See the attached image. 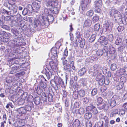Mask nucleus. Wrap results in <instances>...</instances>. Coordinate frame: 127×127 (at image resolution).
<instances>
[{"instance_id":"3","label":"nucleus","mask_w":127,"mask_h":127,"mask_svg":"<svg viewBox=\"0 0 127 127\" xmlns=\"http://www.w3.org/2000/svg\"><path fill=\"white\" fill-rule=\"evenodd\" d=\"M54 19L53 17L51 15H48L45 16H42L41 19L42 23H43L46 27L49 25V22H52Z\"/></svg>"},{"instance_id":"10","label":"nucleus","mask_w":127,"mask_h":127,"mask_svg":"<svg viewBox=\"0 0 127 127\" xmlns=\"http://www.w3.org/2000/svg\"><path fill=\"white\" fill-rule=\"evenodd\" d=\"M94 4L96 12H99L100 11V7L101 6L102 4V1L101 0L96 1L94 2Z\"/></svg>"},{"instance_id":"45","label":"nucleus","mask_w":127,"mask_h":127,"mask_svg":"<svg viewBox=\"0 0 127 127\" xmlns=\"http://www.w3.org/2000/svg\"><path fill=\"white\" fill-rule=\"evenodd\" d=\"M17 57H15L14 56L13 57V58H12V59L10 60L9 62V64H17V63L15 61V60L16 59H17Z\"/></svg>"},{"instance_id":"18","label":"nucleus","mask_w":127,"mask_h":127,"mask_svg":"<svg viewBox=\"0 0 127 127\" xmlns=\"http://www.w3.org/2000/svg\"><path fill=\"white\" fill-rule=\"evenodd\" d=\"M117 100H114L113 98H112L108 101V104L112 108L114 107L116 105Z\"/></svg>"},{"instance_id":"32","label":"nucleus","mask_w":127,"mask_h":127,"mask_svg":"<svg viewBox=\"0 0 127 127\" xmlns=\"http://www.w3.org/2000/svg\"><path fill=\"white\" fill-rule=\"evenodd\" d=\"M103 52L104 55L105 56H107L108 55V52L109 50L108 47L107 46H105L104 47L103 49L102 50Z\"/></svg>"},{"instance_id":"21","label":"nucleus","mask_w":127,"mask_h":127,"mask_svg":"<svg viewBox=\"0 0 127 127\" xmlns=\"http://www.w3.org/2000/svg\"><path fill=\"white\" fill-rule=\"evenodd\" d=\"M51 53L54 56L56 57L57 56V49L55 47H53L51 49Z\"/></svg>"},{"instance_id":"51","label":"nucleus","mask_w":127,"mask_h":127,"mask_svg":"<svg viewBox=\"0 0 127 127\" xmlns=\"http://www.w3.org/2000/svg\"><path fill=\"white\" fill-rule=\"evenodd\" d=\"M83 102L85 104H87L89 102V98L86 97H85L83 98L82 99Z\"/></svg>"},{"instance_id":"44","label":"nucleus","mask_w":127,"mask_h":127,"mask_svg":"<svg viewBox=\"0 0 127 127\" xmlns=\"http://www.w3.org/2000/svg\"><path fill=\"white\" fill-rule=\"evenodd\" d=\"M99 17L97 15H95L93 17L92 19L93 22L94 23H95L99 19Z\"/></svg>"},{"instance_id":"59","label":"nucleus","mask_w":127,"mask_h":127,"mask_svg":"<svg viewBox=\"0 0 127 127\" xmlns=\"http://www.w3.org/2000/svg\"><path fill=\"white\" fill-rule=\"evenodd\" d=\"M74 124L76 126H79L80 124V122L78 119H76L74 122Z\"/></svg>"},{"instance_id":"24","label":"nucleus","mask_w":127,"mask_h":127,"mask_svg":"<svg viewBox=\"0 0 127 127\" xmlns=\"http://www.w3.org/2000/svg\"><path fill=\"white\" fill-rule=\"evenodd\" d=\"M80 83L83 86H86L87 84V81L86 78H82L80 81Z\"/></svg>"},{"instance_id":"37","label":"nucleus","mask_w":127,"mask_h":127,"mask_svg":"<svg viewBox=\"0 0 127 127\" xmlns=\"http://www.w3.org/2000/svg\"><path fill=\"white\" fill-rule=\"evenodd\" d=\"M94 14V12L92 10H90L87 11L86 13V15L89 17H91Z\"/></svg>"},{"instance_id":"17","label":"nucleus","mask_w":127,"mask_h":127,"mask_svg":"<svg viewBox=\"0 0 127 127\" xmlns=\"http://www.w3.org/2000/svg\"><path fill=\"white\" fill-rule=\"evenodd\" d=\"M119 13V12L118 11L114 9H113L111 10V12L110 14V15L111 16H114V17L116 18V16L118 15H119L118 17H119V18L120 17L119 16L120 15Z\"/></svg>"},{"instance_id":"56","label":"nucleus","mask_w":127,"mask_h":127,"mask_svg":"<svg viewBox=\"0 0 127 127\" xmlns=\"http://www.w3.org/2000/svg\"><path fill=\"white\" fill-rule=\"evenodd\" d=\"M6 81L8 83H9L12 82V77H8L6 78Z\"/></svg>"},{"instance_id":"63","label":"nucleus","mask_w":127,"mask_h":127,"mask_svg":"<svg viewBox=\"0 0 127 127\" xmlns=\"http://www.w3.org/2000/svg\"><path fill=\"white\" fill-rule=\"evenodd\" d=\"M41 97L43 98V100H46L47 99L46 94L44 93H42Z\"/></svg>"},{"instance_id":"36","label":"nucleus","mask_w":127,"mask_h":127,"mask_svg":"<svg viewBox=\"0 0 127 127\" xmlns=\"http://www.w3.org/2000/svg\"><path fill=\"white\" fill-rule=\"evenodd\" d=\"M92 114L91 113H87L85 114L84 117L87 119H89L92 117Z\"/></svg>"},{"instance_id":"34","label":"nucleus","mask_w":127,"mask_h":127,"mask_svg":"<svg viewBox=\"0 0 127 127\" xmlns=\"http://www.w3.org/2000/svg\"><path fill=\"white\" fill-rule=\"evenodd\" d=\"M87 3H84L81 4L80 9L83 11L86 10L87 8Z\"/></svg>"},{"instance_id":"2","label":"nucleus","mask_w":127,"mask_h":127,"mask_svg":"<svg viewBox=\"0 0 127 127\" xmlns=\"http://www.w3.org/2000/svg\"><path fill=\"white\" fill-rule=\"evenodd\" d=\"M98 76L96 77V80L98 82V84L100 85H102L104 83L106 85H108L109 83V81L108 78L106 76L103 75Z\"/></svg>"},{"instance_id":"30","label":"nucleus","mask_w":127,"mask_h":127,"mask_svg":"<svg viewBox=\"0 0 127 127\" xmlns=\"http://www.w3.org/2000/svg\"><path fill=\"white\" fill-rule=\"evenodd\" d=\"M109 51L111 54H113L115 51V49L112 45H110L109 47Z\"/></svg>"},{"instance_id":"5","label":"nucleus","mask_w":127,"mask_h":127,"mask_svg":"<svg viewBox=\"0 0 127 127\" xmlns=\"http://www.w3.org/2000/svg\"><path fill=\"white\" fill-rule=\"evenodd\" d=\"M113 27V24L112 22L108 21H106L105 22L103 25V28L105 32H110L112 30Z\"/></svg>"},{"instance_id":"39","label":"nucleus","mask_w":127,"mask_h":127,"mask_svg":"<svg viewBox=\"0 0 127 127\" xmlns=\"http://www.w3.org/2000/svg\"><path fill=\"white\" fill-rule=\"evenodd\" d=\"M53 7V9H51V11L54 14H58L59 12L58 8L56 7Z\"/></svg>"},{"instance_id":"26","label":"nucleus","mask_w":127,"mask_h":127,"mask_svg":"<svg viewBox=\"0 0 127 127\" xmlns=\"http://www.w3.org/2000/svg\"><path fill=\"white\" fill-rule=\"evenodd\" d=\"M17 111L19 114H24L26 112L25 108L24 107H21L17 109Z\"/></svg>"},{"instance_id":"61","label":"nucleus","mask_w":127,"mask_h":127,"mask_svg":"<svg viewBox=\"0 0 127 127\" xmlns=\"http://www.w3.org/2000/svg\"><path fill=\"white\" fill-rule=\"evenodd\" d=\"M100 42L103 45H106L108 43V40H101Z\"/></svg>"},{"instance_id":"20","label":"nucleus","mask_w":127,"mask_h":127,"mask_svg":"<svg viewBox=\"0 0 127 127\" xmlns=\"http://www.w3.org/2000/svg\"><path fill=\"white\" fill-rule=\"evenodd\" d=\"M0 34L1 35L0 37V39L1 40H3L5 38V39H8V38L7 37H5V35H6V32L5 31H3L1 29H0Z\"/></svg>"},{"instance_id":"53","label":"nucleus","mask_w":127,"mask_h":127,"mask_svg":"<svg viewBox=\"0 0 127 127\" xmlns=\"http://www.w3.org/2000/svg\"><path fill=\"white\" fill-rule=\"evenodd\" d=\"M1 27L7 30H10V27L7 25H3Z\"/></svg>"},{"instance_id":"50","label":"nucleus","mask_w":127,"mask_h":127,"mask_svg":"<svg viewBox=\"0 0 127 127\" xmlns=\"http://www.w3.org/2000/svg\"><path fill=\"white\" fill-rule=\"evenodd\" d=\"M1 13L2 14L7 15L9 14V13L10 12V11H8L6 10L3 9L1 11Z\"/></svg>"},{"instance_id":"33","label":"nucleus","mask_w":127,"mask_h":127,"mask_svg":"<svg viewBox=\"0 0 127 127\" xmlns=\"http://www.w3.org/2000/svg\"><path fill=\"white\" fill-rule=\"evenodd\" d=\"M11 50L9 49H6L5 50V55L10 56H14V54H13L11 53L10 51Z\"/></svg>"},{"instance_id":"42","label":"nucleus","mask_w":127,"mask_h":127,"mask_svg":"<svg viewBox=\"0 0 127 127\" xmlns=\"http://www.w3.org/2000/svg\"><path fill=\"white\" fill-rule=\"evenodd\" d=\"M40 97H36L34 99V102L37 105H39L40 103Z\"/></svg>"},{"instance_id":"23","label":"nucleus","mask_w":127,"mask_h":127,"mask_svg":"<svg viewBox=\"0 0 127 127\" xmlns=\"http://www.w3.org/2000/svg\"><path fill=\"white\" fill-rule=\"evenodd\" d=\"M35 91L38 94H40L43 91V89L41 88L40 85H38L37 87L35 88Z\"/></svg>"},{"instance_id":"47","label":"nucleus","mask_w":127,"mask_h":127,"mask_svg":"<svg viewBox=\"0 0 127 127\" xmlns=\"http://www.w3.org/2000/svg\"><path fill=\"white\" fill-rule=\"evenodd\" d=\"M97 55L99 56H102L103 54V52L101 49H98L96 52Z\"/></svg>"},{"instance_id":"52","label":"nucleus","mask_w":127,"mask_h":127,"mask_svg":"<svg viewBox=\"0 0 127 127\" xmlns=\"http://www.w3.org/2000/svg\"><path fill=\"white\" fill-rule=\"evenodd\" d=\"M80 47L83 48L85 43V40H80Z\"/></svg>"},{"instance_id":"25","label":"nucleus","mask_w":127,"mask_h":127,"mask_svg":"<svg viewBox=\"0 0 127 127\" xmlns=\"http://www.w3.org/2000/svg\"><path fill=\"white\" fill-rule=\"evenodd\" d=\"M86 70L85 68H82L80 69L78 72L79 75L81 76L84 75L86 73Z\"/></svg>"},{"instance_id":"12","label":"nucleus","mask_w":127,"mask_h":127,"mask_svg":"<svg viewBox=\"0 0 127 127\" xmlns=\"http://www.w3.org/2000/svg\"><path fill=\"white\" fill-rule=\"evenodd\" d=\"M45 1L47 6L55 7L57 5V3L53 0H45Z\"/></svg>"},{"instance_id":"40","label":"nucleus","mask_w":127,"mask_h":127,"mask_svg":"<svg viewBox=\"0 0 127 127\" xmlns=\"http://www.w3.org/2000/svg\"><path fill=\"white\" fill-rule=\"evenodd\" d=\"M94 69L95 72H96L97 73H98V70L99 69V65L98 64H96L94 66Z\"/></svg>"},{"instance_id":"19","label":"nucleus","mask_w":127,"mask_h":127,"mask_svg":"<svg viewBox=\"0 0 127 127\" xmlns=\"http://www.w3.org/2000/svg\"><path fill=\"white\" fill-rule=\"evenodd\" d=\"M92 22L89 19H87L84 21V27H90L91 25Z\"/></svg>"},{"instance_id":"43","label":"nucleus","mask_w":127,"mask_h":127,"mask_svg":"<svg viewBox=\"0 0 127 127\" xmlns=\"http://www.w3.org/2000/svg\"><path fill=\"white\" fill-rule=\"evenodd\" d=\"M100 27V24L99 23L95 24L94 27V30L95 31H97L99 30Z\"/></svg>"},{"instance_id":"6","label":"nucleus","mask_w":127,"mask_h":127,"mask_svg":"<svg viewBox=\"0 0 127 127\" xmlns=\"http://www.w3.org/2000/svg\"><path fill=\"white\" fill-rule=\"evenodd\" d=\"M50 65L49 66L47 67L48 68H50L53 70L54 72H56L57 70V66L58 65L57 61L56 59L54 61H51L49 63Z\"/></svg>"},{"instance_id":"54","label":"nucleus","mask_w":127,"mask_h":127,"mask_svg":"<svg viewBox=\"0 0 127 127\" xmlns=\"http://www.w3.org/2000/svg\"><path fill=\"white\" fill-rule=\"evenodd\" d=\"M124 29V27L123 26H119L117 28V29L119 32L123 31Z\"/></svg>"},{"instance_id":"62","label":"nucleus","mask_w":127,"mask_h":127,"mask_svg":"<svg viewBox=\"0 0 127 127\" xmlns=\"http://www.w3.org/2000/svg\"><path fill=\"white\" fill-rule=\"evenodd\" d=\"M74 60L73 59V58L71 57H70L69 58V63H70V64L71 65H74Z\"/></svg>"},{"instance_id":"28","label":"nucleus","mask_w":127,"mask_h":127,"mask_svg":"<svg viewBox=\"0 0 127 127\" xmlns=\"http://www.w3.org/2000/svg\"><path fill=\"white\" fill-rule=\"evenodd\" d=\"M124 86V83L123 82H121L119 83V84L116 86V88L117 90H119L122 89Z\"/></svg>"},{"instance_id":"22","label":"nucleus","mask_w":127,"mask_h":127,"mask_svg":"<svg viewBox=\"0 0 127 127\" xmlns=\"http://www.w3.org/2000/svg\"><path fill=\"white\" fill-rule=\"evenodd\" d=\"M29 105H26L25 108L26 111H30L31 110V107L33 104V103L31 102H28V103Z\"/></svg>"},{"instance_id":"15","label":"nucleus","mask_w":127,"mask_h":127,"mask_svg":"<svg viewBox=\"0 0 127 127\" xmlns=\"http://www.w3.org/2000/svg\"><path fill=\"white\" fill-rule=\"evenodd\" d=\"M64 68L65 70L69 71H72V69L75 70V68L74 65H70L69 64L64 66Z\"/></svg>"},{"instance_id":"7","label":"nucleus","mask_w":127,"mask_h":127,"mask_svg":"<svg viewBox=\"0 0 127 127\" xmlns=\"http://www.w3.org/2000/svg\"><path fill=\"white\" fill-rule=\"evenodd\" d=\"M54 82L57 87H60V86L63 88L65 87V84L64 81L60 78L57 76L54 77Z\"/></svg>"},{"instance_id":"16","label":"nucleus","mask_w":127,"mask_h":127,"mask_svg":"<svg viewBox=\"0 0 127 127\" xmlns=\"http://www.w3.org/2000/svg\"><path fill=\"white\" fill-rule=\"evenodd\" d=\"M72 111L73 113H77L78 112L79 114L81 115L83 114L84 113L85 111L84 109L81 108L78 110L76 109L75 108H74L72 109Z\"/></svg>"},{"instance_id":"31","label":"nucleus","mask_w":127,"mask_h":127,"mask_svg":"<svg viewBox=\"0 0 127 127\" xmlns=\"http://www.w3.org/2000/svg\"><path fill=\"white\" fill-rule=\"evenodd\" d=\"M78 95L80 97H84L85 95V91L83 90H81L78 92Z\"/></svg>"},{"instance_id":"38","label":"nucleus","mask_w":127,"mask_h":127,"mask_svg":"<svg viewBox=\"0 0 127 127\" xmlns=\"http://www.w3.org/2000/svg\"><path fill=\"white\" fill-rule=\"evenodd\" d=\"M2 19H4L5 21H10L11 20V17L10 16H7L5 17L4 16L2 15Z\"/></svg>"},{"instance_id":"58","label":"nucleus","mask_w":127,"mask_h":127,"mask_svg":"<svg viewBox=\"0 0 127 127\" xmlns=\"http://www.w3.org/2000/svg\"><path fill=\"white\" fill-rule=\"evenodd\" d=\"M32 5V6L30 5H28V9L29 11H33V8Z\"/></svg>"},{"instance_id":"49","label":"nucleus","mask_w":127,"mask_h":127,"mask_svg":"<svg viewBox=\"0 0 127 127\" xmlns=\"http://www.w3.org/2000/svg\"><path fill=\"white\" fill-rule=\"evenodd\" d=\"M98 57H96L95 55H93L89 57V59L93 61H96L97 60Z\"/></svg>"},{"instance_id":"41","label":"nucleus","mask_w":127,"mask_h":127,"mask_svg":"<svg viewBox=\"0 0 127 127\" xmlns=\"http://www.w3.org/2000/svg\"><path fill=\"white\" fill-rule=\"evenodd\" d=\"M97 89L96 88H94L91 91V94L92 96L95 95L97 93Z\"/></svg>"},{"instance_id":"11","label":"nucleus","mask_w":127,"mask_h":127,"mask_svg":"<svg viewBox=\"0 0 127 127\" xmlns=\"http://www.w3.org/2000/svg\"><path fill=\"white\" fill-rule=\"evenodd\" d=\"M68 55V52L67 49H65L63 55L62 57L61 58V59L62 60V63L63 65L64 66L69 64L67 63V60L65 59L66 58L67 56Z\"/></svg>"},{"instance_id":"55","label":"nucleus","mask_w":127,"mask_h":127,"mask_svg":"<svg viewBox=\"0 0 127 127\" xmlns=\"http://www.w3.org/2000/svg\"><path fill=\"white\" fill-rule=\"evenodd\" d=\"M61 45V43L60 42H59V41H57L55 44V46L56 47L57 49V48L59 49Z\"/></svg>"},{"instance_id":"64","label":"nucleus","mask_w":127,"mask_h":127,"mask_svg":"<svg viewBox=\"0 0 127 127\" xmlns=\"http://www.w3.org/2000/svg\"><path fill=\"white\" fill-rule=\"evenodd\" d=\"M125 111L126 110L125 109L123 110V109H121L119 113L121 114V115H123L125 114Z\"/></svg>"},{"instance_id":"14","label":"nucleus","mask_w":127,"mask_h":127,"mask_svg":"<svg viewBox=\"0 0 127 127\" xmlns=\"http://www.w3.org/2000/svg\"><path fill=\"white\" fill-rule=\"evenodd\" d=\"M20 66L18 65H16V66L14 65L13 66L12 69L11 71V74H13L17 72H19L20 70Z\"/></svg>"},{"instance_id":"46","label":"nucleus","mask_w":127,"mask_h":127,"mask_svg":"<svg viewBox=\"0 0 127 127\" xmlns=\"http://www.w3.org/2000/svg\"><path fill=\"white\" fill-rule=\"evenodd\" d=\"M48 101L49 102H52L53 99V96L50 93H49L48 96Z\"/></svg>"},{"instance_id":"48","label":"nucleus","mask_w":127,"mask_h":127,"mask_svg":"<svg viewBox=\"0 0 127 127\" xmlns=\"http://www.w3.org/2000/svg\"><path fill=\"white\" fill-rule=\"evenodd\" d=\"M110 68L111 70L113 71L115 70L117 68L116 64H112L111 65Z\"/></svg>"},{"instance_id":"4","label":"nucleus","mask_w":127,"mask_h":127,"mask_svg":"<svg viewBox=\"0 0 127 127\" xmlns=\"http://www.w3.org/2000/svg\"><path fill=\"white\" fill-rule=\"evenodd\" d=\"M41 21V22L40 21L37 19H35L34 21V27H33V28H32L31 29L33 30H35L36 29L37 30L39 31L42 29L46 27V26L43 23H42Z\"/></svg>"},{"instance_id":"35","label":"nucleus","mask_w":127,"mask_h":127,"mask_svg":"<svg viewBox=\"0 0 127 127\" xmlns=\"http://www.w3.org/2000/svg\"><path fill=\"white\" fill-rule=\"evenodd\" d=\"M105 106V103H100L97 105V108L100 109H101L104 108Z\"/></svg>"},{"instance_id":"57","label":"nucleus","mask_w":127,"mask_h":127,"mask_svg":"<svg viewBox=\"0 0 127 127\" xmlns=\"http://www.w3.org/2000/svg\"><path fill=\"white\" fill-rule=\"evenodd\" d=\"M40 86L43 90L46 87V84L45 83H42L41 84Z\"/></svg>"},{"instance_id":"1","label":"nucleus","mask_w":127,"mask_h":127,"mask_svg":"<svg viewBox=\"0 0 127 127\" xmlns=\"http://www.w3.org/2000/svg\"><path fill=\"white\" fill-rule=\"evenodd\" d=\"M15 0H9L7 3V2H5L4 4V5L7 7L9 10H11L10 14L11 15L13 16L17 13V7L14 5Z\"/></svg>"},{"instance_id":"27","label":"nucleus","mask_w":127,"mask_h":127,"mask_svg":"<svg viewBox=\"0 0 127 127\" xmlns=\"http://www.w3.org/2000/svg\"><path fill=\"white\" fill-rule=\"evenodd\" d=\"M127 69L126 68L125 69H121L119 70V73L120 75H122L124 74L126 75L127 74Z\"/></svg>"},{"instance_id":"8","label":"nucleus","mask_w":127,"mask_h":127,"mask_svg":"<svg viewBox=\"0 0 127 127\" xmlns=\"http://www.w3.org/2000/svg\"><path fill=\"white\" fill-rule=\"evenodd\" d=\"M44 68L45 70V75L47 79L48 80L51 77L52 75L53 74L54 71L50 68H48L47 66H44Z\"/></svg>"},{"instance_id":"60","label":"nucleus","mask_w":127,"mask_h":127,"mask_svg":"<svg viewBox=\"0 0 127 127\" xmlns=\"http://www.w3.org/2000/svg\"><path fill=\"white\" fill-rule=\"evenodd\" d=\"M11 31L12 32L16 35H17L18 34V32L17 30L15 29H12Z\"/></svg>"},{"instance_id":"13","label":"nucleus","mask_w":127,"mask_h":127,"mask_svg":"<svg viewBox=\"0 0 127 127\" xmlns=\"http://www.w3.org/2000/svg\"><path fill=\"white\" fill-rule=\"evenodd\" d=\"M33 8V11L36 12L39 10L40 7V3L35 2L32 3Z\"/></svg>"},{"instance_id":"29","label":"nucleus","mask_w":127,"mask_h":127,"mask_svg":"<svg viewBox=\"0 0 127 127\" xmlns=\"http://www.w3.org/2000/svg\"><path fill=\"white\" fill-rule=\"evenodd\" d=\"M22 40H17L16 41V45L17 46L24 45L25 43L22 41Z\"/></svg>"},{"instance_id":"9","label":"nucleus","mask_w":127,"mask_h":127,"mask_svg":"<svg viewBox=\"0 0 127 127\" xmlns=\"http://www.w3.org/2000/svg\"><path fill=\"white\" fill-rule=\"evenodd\" d=\"M86 110L88 111H90L95 115L97 114L98 112L96 108L91 104L87 107Z\"/></svg>"}]
</instances>
